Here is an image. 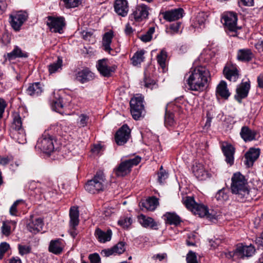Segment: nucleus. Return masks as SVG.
Wrapping results in <instances>:
<instances>
[{
    "mask_svg": "<svg viewBox=\"0 0 263 263\" xmlns=\"http://www.w3.org/2000/svg\"><path fill=\"white\" fill-rule=\"evenodd\" d=\"M221 149L226 157V161L228 164L232 165L234 163L235 148L232 145L227 143L226 145L222 146Z\"/></svg>",
    "mask_w": 263,
    "mask_h": 263,
    "instance_id": "20",
    "label": "nucleus"
},
{
    "mask_svg": "<svg viewBox=\"0 0 263 263\" xmlns=\"http://www.w3.org/2000/svg\"><path fill=\"white\" fill-rule=\"evenodd\" d=\"M21 200H17L15 201L10 208L9 212L11 215L16 216L17 213V206L22 202Z\"/></svg>",
    "mask_w": 263,
    "mask_h": 263,
    "instance_id": "53",
    "label": "nucleus"
},
{
    "mask_svg": "<svg viewBox=\"0 0 263 263\" xmlns=\"http://www.w3.org/2000/svg\"><path fill=\"white\" fill-rule=\"evenodd\" d=\"M66 8H74L78 6L80 0H63Z\"/></svg>",
    "mask_w": 263,
    "mask_h": 263,
    "instance_id": "47",
    "label": "nucleus"
},
{
    "mask_svg": "<svg viewBox=\"0 0 263 263\" xmlns=\"http://www.w3.org/2000/svg\"><path fill=\"white\" fill-rule=\"evenodd\" d=\"M130 136V130L127 125H123L116 132L115 139L118 145L126 143Z\"/></svg>",
    "mask_w": 263,
    "mask_h": 263,
    "instance_id": "12",
    "label": "nucleus"
},
{
    "mask_svg": "<svg viewBox=\"0 0 263 263\" xmlns=\"http://www.w3.org/2000/svg\"><path fill=\"white\" fill-rule=\"evenodd\" d=\"M6 104L3 99L0 98V119L3 117Z\"/></svg>",
    "mask_w": 263,
    "mask_h": 263,
    "instance_id": "57",
    "label": "nucleus"
},
{
    "mask_svg": "<svg viewBox=\"0 0 263 263\" xmlns=\"http://www.w3.org/2000/svg\"><path fill=\"white\" fill-rule=\"evenodd\" d=\"M27 18V14L26 12L18 11L14 14L10 15L9 22L14 30L18 31Z\"/></svg>",
    "mask_w": 263,
    "mask_h": 263,
    "instance_id": "11",
    "label": "nucleus"
},
{
    "mask_svg": "<svg viewBox=\"0 0 263 263\" xmlns=\"http://www.w3.org/2000/svg\"><path fill=\"white\" fill-rule=\"evenodd\" d=\"M167 57V52L163 49L161 50L157 56V62L163 70H164L166 67V60Z\"/></svg>",
    "mask_w": 263,
    "mask_h": 263,
    "instance_id": "39",
    "label": "nucleus"
},
{
    "mask_svg": "<svg viewBox=\"0 0 263 263\" xmlns=\"http://www.w3.org/2000/svg\"><path fill=\"white\" fill-rule=\"evenodd\" d=\"M208 15L203 12H200L197 16L196 21L199 25L204 24L206 21Z\"/></svg>",
    "mask_w": 263,
    "mask_h": 263,
    "instance_id": "52",
    "label": "nucleus"
},
{
    "mask_svg": "<svg viewBox=\"0 0 263 263\" xmlns=\"http://www.w3.org/2000/svg\"><path fill=\"white\" fill-rule=\"evenodd\" d=\"M254 57V54L249 49H239L237 54L238 60L242 62H249Z\"/></svg>",
    "mask_w": 263,
    "mask_h": 263,
    "instance_id": "29",
    "label": "nucleus"
},
{
    "mask_svg": "<svg viewBox=\"0 0 263 263\" xmlns=\"http://www.w3.org/2000/svg\"><path fill=\"white\" fill-rule=\"evenodd\" d=\"M9 247V245L6 242H2L0 244V259L3 258L4 255L8 251Z\"/></svg>",
    "mask_w": 263,
    "mask_h": 263,
    "instance_id": "50",
    "label": "nucleus"
},
{
    "mask_svg": "<svg viewBox=\"0 0 263 263\" xmlns=\"http://www.w3.org/2000/svg\"><path fill=\"white\" fill-rule=\"evenodd\" d=\"M250 88V81L242 82L240 84L236 89V99L240 102L241 100L246 98L248 96L249 91Z\"/></svg>",
    "mask_w": 263,
    "mask_h": 263,
    "instance_id": "17",
    "label": "nucleus"
},
{
    "mask_svg": "<svg viewBox=\"0 0 263 263\" xmlns=\"http://www.w3.org/2000/svg\"><path fill=\"white\" fill-rule=\"evenodd\" d=\"M35 148L45 153L49 154L52 152L54 148L52 136L48 133H44L38 139Z\"/></svg>",
    "mask_w": 263,
    "mask_h": 263,
    "instance_id": "10",
    "label": "nucleus"
},
{
    "mask_svg": "<svg viewBox=\"0 0 263 263\" xmlns=\"http://www.w3.org/2000/svg\"><path fill=\"white\" fill-rule=\"evenodd\" d=\"M115 12L122 16H125L128 11V5L127 0H116L114 4Z\"/></svg>",
    "mask_w": 263,
    "mask_h": 263,
    "instance_id": "21",
    "label": "nucleus"
},
{
    "mask_svg": "<svg viewBox=\"0 0 263 263\" xmlns=\"http://www.w3.org/2000/svg\"><path fill=\"white\" fill-rule=\"evenodd\" d=\"M10 161V159L8 157H1L0 156V164L2 165H6L8 164Z\"/></svg>",
    "mask_w": 263,
    "mask_h": 263,
    "instance_id": "60",
    "label": "nucleus"
},
{
    "mask_svg": "<svg viewBox=\"0 0 263 263\" xmlns=\"http://www.w3.org/2000/svg\"><path fill=\"white\" fill-rule=\"evenodd\" d=\"M193 171L195 173V175L199 179H203L204 178V176L206 175V173L203 168L196 170V168L194 167Z\"/></svg>",
    "mask_w": 263,
    "mask_h": 263,
    "instance_id": "56",
    "label": "nucleus"
},
{
    "mask_svg": "<svg viewBox=\"0 0 263 263\" xmlns=\"http://www.w3.org/2000/svg\"><path fill=\"white\" fill-rule=\"evenodd\" d=\"M79 124L81 127H84L87 125L89 119L88 116L84 114H81L79 116Z\"/></svg>",
    "mask_w": 263,
    "mask_h": 263,
    "instance_id": "55",
    "label": "nucleus"
},
{
    "mask_svg": "<svg viewBox=\"0 0 263 263\" xmlns=\"http://www.w3.org/2000/svg\"><path fill=\"white\" fill-rule=\"evenodd\" d=\"M44 224L42 218L32 215L28 220L27 228L29 232L36 234L42 230Z\"/></svg>",
    "mask_w": 263,
    "mask_h": 263,
    "instance_id": "13",
    "label": "nucleus"
},
{
    "mask_svg": "<svg viewBox=\"0 0 263 263\" xmlns=\"http://www.w3.org/2000/svg\"><path fill=\"white\" fill-rule=\"evenodd\" d=\"M105 178L102 173H97L94 177L85 184V190L91 194H96L104 190Z\"/></svg>",
    "mask_w": 263,
    "mask_h": 263,
    "instance_id": "3",
    "label": "nucleus"
},
{
    "mask_svg": "<svg viewBox=\"0 0 263 263\" xmlns=\"http://www.w3.org/2000/svg\"><path fill=\"white\" fill-rule=\"evenodd\" d=\"M51 107L55 111L61 113L64 107L62 99L60 97L55 98L52 100L51 102Z\"/></svg>",
    "mask_w": 263,
    "mask_h": 263,
    "instance_id": "40",
    "label": "nucleus"
},
{
    "mask_svg": "<svg viewBox=\"0 0 263 263\" xmlns=\"http://www.w3.org/2000/svg\"><path fill=\"white\" fill-rule=\"evenodd\" d=\"M223 19L225 26L231 31L237 30V16L236 13L229 12L223 16Z\"/></svg>",
    "mask_w": 263,
    "mask_h": 263,
    "instance_id": "16",
    "label": "nucleus"
},
{
    "mask_svg": "<svg viewBox=\"0 0 263 263\" xmlns=\"http://www.w3.org/2000/svg\"><path fill=\"white\" fill-rule=\"evenodd\" d=\"M255 250L252 246H237L236 249L232 252L226 254L228 258H233L234 260L243 258L245 257H250L254 254Z\"/></svg>",
    "mask_w": 263,
    "mask_h": 263,
    "instance_id": "5",
    "label": "nucleus"
},
{
    "mask_svg": "<svg viewBox=\"0 0 263 263\" xmlns=\"http://www.w3.org/2000/svg\"><path fill=\"white\" fill-rule=\"evenodd\" d=\"M255 243L258 246L263 247V232L261 234L259 237H258L255 239Z\"/></svg>",
    "mask_w": 263,
    "mask_h": 263,
    "instance_id": "61",
    "label": "nucleus"
},
{
    "mask_svg": "<svg viewBox=\"0 0 263 263\" xmlns=\"http://www.w3.org/2000/svg\"><path fill=\"white\" fill-rule=\"evenodd\" d=\"M46 24L51 32L61 34L63 32L66 23L63 16H48L47 17Z\"/></svg>",
    "mask_w": 263,
    "mask_h": 263,
    "instance_id": "7",
    "label": "nucleus"
},
{
    "mask_svg": "<svg viewBox=\"0 0 263 263\" xmlns=\"http://www.w3.org/2000/svg\"><path fill=\"white\" fill-rule=\"evenodd\" d=\"M64 247V241L62 239H57L50 241L48 251L54 254H61Z\"/></svg>",
    "mask_w": 263,
    "mask_h": 263,
    "instance_id": "22",
    "label": "nucleus"
},
{
    "mask_svg": "<svg viewBox=\"0 0 263 263\" xmlns=\"http://www.w3.org/2000/svg\"><path fill=\"white\" fill-rule=\"evenodd\" d=\"M144 51L140 50L137 51L131 59L132 64L134 66H137L141 64L144 61V57L143 56Z\"/></svg>",
    "mask_w": 263,
    "mask_h": 263,
    "instance_id": "38",
    "label": "nucleus"
},
{
    "mask_svg": "<svg viewBox=\"0 0 263 263\" xmlns=\"http://www.w3.org/2000/svg\"><path fill=\"white\" fill-rule=\"evenodd\" d=\"M11 133L13 138L18 143L24 144L26 142V134L24 129L11 131Z\"/></svg>",
    "mask_w": 263,
    "mask_h": 263,
    "instance_id": "35",
    "label": "nucleus"
},
{
    "mask_svg": "<svg viewBox=\"0 0 263 263\" xmlns=\"http://www.w3.org/2000/svg\"><path fill=\"white\" fill-rule=\"evenodd\" d=\"M133 32V29L131 26L130 25L129 23H127L126 25L125 28V33L126 35H130L132 34Z\"/></svg>",
    "mask_w": 263,
    "mask_h": 263,
    "instance_id": "62",
    "label": "nucleus"
},
{
    "mask_svg": "<svg viewBox=\"0 0 263 263\" xmlns=\"http://www.w3.org/2000/svg\"><path fill=\"white\" fill-rule=\"evenodd\" d=\"M231 180L232 193L236 195L238 200L243 201L251 198L247 180L243 175L239 172L235 173L233 174Z\"/></svg>",
    "mask_w": 263,
    "mask_h": 263,
    "instance_id": "2",
    "label": "nucleus"
},
{
    "mask_svg": "<svg viewBox=\"0 0 263 263\" xmlns=\"http://www.w3.org/2000/svg\"><path fill=\"white\" fill-rule=\"evenodd\" d=\"M141 161V158L136 156L133 159H129L122 161L115 170V173L118 177H123L129 174L134 165H138Z\"/></svg>",
    "mask_w": 263,
    "mask_h": 263,
    "instance_id": "4",
    "label": "nucleus"
},
{
    "mask_svg": "<svg viewBox=\"0 0 263 263\" xmlns=\"http://www.w3.org/2000/svg\"><path fill=\"white\" fill-rule=\"evenodd\" d=\"M143 97L137 95L130 101L131 114L135 120H139L144 111Z\"/></svg>",
    "mask_w": 263,
    "mask_h": 263,
    "instance_id": "6",
    "label": "nucleus"
},
{
    "mask_svg": "<svg viewBox=\"0 0 263 263\" xmlns=\"http://www.w3.org/2000/svg\"><path fill=\"white\" fill-rule=\"evenodd\" d=\"M258 86L260 88H263V74L259 75L257 78Z\"/></svg>",
    "mask_w": 263,
    "mask_h": 263,
    "instance_id": "64",
    "label": "nucleus"
},
{
    "mask_svg": "<svg viewBox=\"0 0 263 263\" xmlns=\"http://www.w3.org/2000/svg\"><path fill=\"white\" fill-rule=\"evenodd\" d=\"M24 116H21L18 113L13 114V121L11 126V131L24 129L23 124L25 122Z\"/></svg>",
    "mask_w": 263,
    "mask_h": 263,
    "instance_id": "28",
    "label": "nucleus"
},
{
    "mask_svg": "<svg viewBox=\"0 0 263 263\" xmlns=\"http://www.w3.org/2000/svg\"><path fill=\"white\" fill-rule=\"evenodd\" d=\"M223 73L227 79L233 82H236L239 76V70L236 65L230 63L226 64Z\"/></svg>",
    "mask_w": 263,
    "mask_h": 263,
    "instance_id": "14",
    "label": "nucleus"
},
{
    "mask_svg": "<svg viewBox=\"0 0 263 263\" xmlns=\"http://www.w3.org/2000/svg\"><path fill=\"white\" fill-rule=\"evenodd\" d=\"M2 231L3 234L8 236L10 234V227L8 224L4 223L2 227Z\"/></svg>",
    "mask_w": 263,
    "mask_h": 263,
    "instance_id": "58",
    "label": "nucleus"
},
{
    "mask_svg": "<svg viewBox=\"0 0 263 263\" xmlns=\"http://www.w3.org/2000/svg\"><path fill=\"white\" fill-rule=\"evenodd\" d=\"M101 255L104 257H109L111 255H115L113 248L105 249L101 251Z\"/></svg>",
    "mask_w": 263,
    "mask_h": 263,
    "instance_id": "54",
    "label": "nucleus"
},
{
    "mask_svg": "<svg viewBox=\"0 0 263 263\" xmlns=\"http://www.w3.org/2000/svg\"><path fill=\"white\" fill-rule=\"evenodd\" d=\"M44 91V85L40 82H35L30 84L26 89L28 95L33 97H37Z\"/></svg>",
    "mask_w": 263,
    "mask_h": 263,
    "instance_id": "27",
    "label": "nucleus"
},
{
    "mask_svg": "<svg viewBox=\"0 0 263 263\" xmlns=\"http://www.w3.org/2000/svg\"><path fill=\"white\" fill-rule=\"evenodd\" d=\"M189 73L186 81L190 89L201 92L207 88L211 78L210 70L206 66L200 65L192 67Z\"/></svg>",
    "mask_w": 263,
    "mask_h": 263,
    "instance_id": "1",
    "label": "nucleus"
},
{
    "mask_svg": "<svg viewBox=\"0 0 263 263\" xmlns=\"http://www.w3.org/2000/svg\"><path fill=\"white\" fill-rule=\"evenodd\" d=\"M214 212L212 211V213H209V210H208V213L206 214L204 217L208 219H209L211 221H214L216 220V216L215 214L213 213Z\"/></svg>",
    "mask_w": 263,
    "mask_h": 263,
    "instance_id": "59",
    "label": "nucleus"
},
{
    "mask_svg": "<svg viewBox=\"0 0 263 263\" xmlns=\"http://www.w3.org/2000/svg\"><path fill=\"white\" fill-rule=\"evenodd\" d=\"M138 220L140 224L144 228H150L151 229L158 230V224L154 219L149 217H146L143 214H141Z\"/></svg>",
    "mask_w": 263,
    "mask_h": 263,
    "instance_id": "25",
    "label": "nucleus"
},
{
    "mask_svg": "<svg viewBox=\"0 0 263 263\" xmlns=\"http://www.w3.org/2000/svg\"><path fill=\"white\" fill-rule=\"evenodd\" d=\"M158 205V200L155 197H151L145 201L141 202V206L145 208L148 211H154Z\"/></svg>",
    "mask_w": 263,
    "mask_h": 263,
    "instance_id": "32",
    "label": "nucleus"
},
{
    "mask_svg": "<svg viewBox=\"0 0 263 263\" xmlns=\"http://www.w3.org/2000/svg\"><path fill=\"white\" fill-rule=\"evenodd\" d=\"M166 223L177 226L180 224L181 220L180 217L175 213L167 212L164 215Z\"/></svg>",
    "mask_w": 263,
    "mask_h": 263,
    "instance_id": "33",
    "label": "nucleus"
},
{
    "mask_svg": "<svg viewBox=\"0 0 263 263\" xmlns=\"http://www.w3.org/2000/svg\"><path fill=\"white\" fill-rule=\"evenodd\" d=\"M240 135L245 142H250L256 139V132L247 126L241 127Z\"/></svg>",
    "mask_w": 263,
    "mask_h": 263,
    "instance_id": "23",
    "label": "nucleus"
},
{
    "mask_svg": "<svg viewBox=\"0 0 263 263\" xmlns=\"http://www.w3.org/2000/svg\"><path fill=\"white\" fill-rule=\"evenodd\" d=\"M112 248L116 255L121 254L125 251V242L120 241Z\"/></svg>",
    "mask_w": 263,
    "mask_h": 263,
    "instance_id": "45",
    "label": "nucleus"
},
{
    "mask_svg": "<svg viewBox=\"0 0 263 263\" xmlns=\"http://www.w3.org/2000/svg\"><path fill=\"white\" fill-rule=\"evenodd\" d=\"M7 57L9 60H11L17 58H27L28 54L23 52L18 47L15 46L11 52L7 53Z\"/></svg>",
    "mask_w": 263,
    "mask_h": 263,
    "instance_id": "34",
    "label": "nucleus"
},
{
    "mask_svg": "<svg viewBox=\"0 0 263 263\" xmlns=\"http://www.w3.org/2000/svg\"><path fill=\"white\" fill-rule=\"evenodd\" d=\"M216 93L225 99H227L230 96V93L227 88V83L221 81L216 88Z\"/></svg>",
    "mask_w": 263,
    "mask_h": 263,
    "instance_id": "31",
    "label": "nucleus"
},
{
    "mask_svg": "<svg viewBox=\"0 0 263 263\" xmlns=\"http://www.w3.org/2000/svg\"><path fill=\"white\" fill-rule=\"evenodd\" d=\"M260 155L259 148H251L245 154V163L248 167L253 165L254 162L258 159Z\"/></svg>",
    "mask_w": 263,
    "mask_h": 263,
    "instance_id": "19",
    "label": "nucleus"
},
{
    "mask_svg": "<svg viewBox=\"0 0 263 263\" xmlns=\"http://www.w3.org/2000/svg\"><path fill=\"white\" fill-rule=\"evenodd\" d=\"M18 249L21 255L28 254L31 251V247L28 246L18 245Z\"/></svg>",
    "mask_w": 263,
    "mask_h": 263,
    "instance_id": "49",
    "label": "nucleus"
},
{
    "mask_svg": "<svg viewBox=\"0 0 263 263\" xmlns=\"http://www.w3.org/2000/svg\"><path fill=\"white\" fill-rule=\"evenodd\" d=\"M94 78V74L88 68L80 70L76 74V80L82 84L91 81Z\"/></svg>",
    "mask_w": 263,
    "mask_h": 263,
    "instance_id": "18",
    "label": "nucleus"
},
{
    "mask_svg": "<svg viewBox=\"0 0 263 263\" xmlns=\"http://www.w3.org/2000/svg\"><path fill=\"white\" fill-rule=\"evenodd\" d=\"M183 203L187 208L189 210H191V211H193V210L195 207V205H197V203L195 202L194 197H190V196H187L185 198H184L183 199Z\"/></svg>",
    "mask_w": 263,
    "mask_h": 263,
    "instance_id": "44",
    "label": "nucleus"
},
{
    "mask_svg": "<svg viewBox=\"0 0 263 263\" xmlns=\"http://www.w3.org/2000/svg\"><path fill=\"white\" fill-rule=\"evenodd\" d=\"M132 223V219L130 218H121L119 220L118 223L123 228H127Z\"/></svg>",
    "mask_w": 263,
    "mask_h": 263,
    "instance_id": "46",
    "label": "nucleus"
},
{
    "mask_svg": "<svg viewBox=\"0 0 263 263\" xmlns=\"http://www.w3.org/2000/svg\"><path fill=\"white\" fill-rule=\"evenodd\" d=\"M192 212L195 215H198L200 217H204L208 213V208L202 204L197 203Z\"/></svg>",
    "mask_w": 263,
    "mask_h": 263,
    "instance_id": "37",
    "label": "nucleus"
},
{
    "mask_svg": "<svg viewBox=\"0 0 263 263\" xmlns=\"http://www.w3.org/2000/svg\"><path fill=\"white\" fill-rule=\"evenodd\" d=\"M164 124L167 127H173L176 124V121L174 119V115L167 110V108H165V115L164 117Z\"/></svg>",
    "mask_w": 263,
    "mask_h": 263,
    "instance_id": "36",
    "label": "nucleus"
},
{
    "mask_svg": "<svg viewBox=\"0 0 263 263\" xmlns=\"http://www.w3.org/2000/svg\"><path fill=\"white\" fill-rule=\"evenodd\" d=\"M155 27H150L145 34L139 36V39L145 43L151 41L152 39V35L155 32Z\"/></svg>",
    "mask_w": 263,
    "mask_h": 263,
    "instance_id": "42",
    "label": "nucleus"
},
{
    "mask_svg": "<svg viewBox=\"0 0 263 263\" xmlns=\"http://www.w3.org/2000/svg\"><path fill=\"white\" fill-rule=\"evenodd\" d=\"M255 47L258 52H263V40L256 43Z\"/></svg>",
    "mask_w": 263,
    "mask_h": 263,
    "instance_id": "63",
    "label": "nucleus"
},
{
    "mask_svg": "<svg viewBox=\"0 0 263 263\" xmlns=\"http://www.w3.org/2000/svg\"><path fill=\"white\" fill-rule=\"evenodd\" d=\"M183 10L182 8L175 9L166 11L163 14L164 18L169 22L174 21L181 18Z\"/></svg>",
    "mask_w": 263,
    "mask_h": 263,
    "instance_id": "26",
    "label": "nucleus"
},
{
    "mask_svg": "<svg viewBox=\"0 0 263 263\" xmlns=\"http://www.w3.org/2000/svg\"><path fill=\"white\" fill-rule=\"evenodd\" d=\"M215 198L220 202L226 201L229 199L228 194L226 192V190L223 188L219 190L216 194Z\"/></svg>",
    "mask_w": 263,
    "mask_h": 263,
    "instance_id": "43",
    "label": "nucleus"
},
{
    "mask_svg": "<svg viewBox=\"0 0 263 263\" xmlns=\"http://www.w3.org/2000/svg\"><path fill=\"white\" fill-rule=\"evenodd\" d=\"M112 234V231L110 229H108L106 231H103L100 228H97L95 232L96 237L101 243L109 241L111 239Z\"/></svg>",
    "mask_w": 263,
    "mask_h": 263,
    "instance_id": "24",
    "label": "nucleus"
},
{
    "mask_svg": "<svg viewBox=\"0 0 263 263\" xmlns=\"http://www.w3.org/2000/svg\"><path fill=\"white\" fill-rule=\"evenodd\" d=\"M158 181L160 183H162L168 177L167 173L163 170L162 166L160 167V172L158 173Z\"/></svg>",
    "mask_w": 263,
    "mask_h": 263,
    "instance_id": "51",
    "label": "nucleus"
},
{
    "mask_svg": "<svg viewBox=\"0 0 263 263\" xmlns=\"http://www.w3.org/2000/svg\"><path fill=\"white\" fill-rule=\"evenodd\" d=\"M187 263H198L196 253L192 251L189 252L186 256Z\"/></svg>",
    "mask_w": 263,
    "mask_h": 263,
    "instance_id": "48",
    "label": "nucleus"
},
{
    "mask_svg": "<svg viewBox=\"0 0 263 263\" xmlns=\"http://www.w3.org/2000/svg\"><path fill=\"white\" fill-rule=\"evenodd\" d=\"M97 69L100 74L104 77H109L116 69V66H109L106 59H102L98 61L97 65Z\"/></svg>",
    "mask_w": 263,
    "mask_h": 263,
    "instance_id": "15",
    "label": "nucleus"
},
{
    "mask_svg": "<svg viewBox=\"0 0 263 263\" xmlns=\"http://www.w3.org/2000/svg\"><path fill=\"white\" fill-rule=\"evenodd\" d=\"M113 33L111 31L106 32L102 39V46L105 51L111 54L112 49L110 47V44L113 38Z\"/></svg>",
    "mask_w": 263,
    "mask_h": 263,
    "instance_id": "30",
    "label": "nucleus"
},
{
    "mask_svg": "<svg viewBox=\"0 0 263 263\" xmlns=\"http://www.w3.org/2000/svg\"><path fill=\"white\" fill-rule=\"evenodd\" d=\"M62 60L60 58H58V60L56 62H54L48 66V70L50 74L55 73L59 71V69H61L62 66Z\"/></svg>",
    "mask_w": 263,
    "mask_h": 263,
    "instance_id": "41",
    "label": "nucleus"
},
{
    "mask_svg": "<svg viewBox=\"0 0 263 263\" xmlns=\"http://www.w3.org/2000/svg\"><path fill=\"white\" fill-rule=\"evenodd\" d=\"M69 215L70 220L68 232L73 238H75L78 234L77 227L80 222L78 208L77 206L71 207L69 210Z\"/></svg>",
    "mask_w": 263,
    "mask_h": 263,
    "instance_id": "9",
    "label": "nucleus"
},
{
    "mask_svg": "<svg viewBox=\"0 0 263 263\" xmlns=\"http://www.w3.org/2000/svg\"><path fill=\"white\" fill-rule=\"evenodd\" d=\"M149 10V8L145 4L137 5L132 9V12L129 16V19L131 21L141 22L148 17Z\"/></svg>",
    "mask_w": 263,
    "mask_h": 263,
    "instance_id": "8",
    "label": "nucleus"
}]
</instances>
